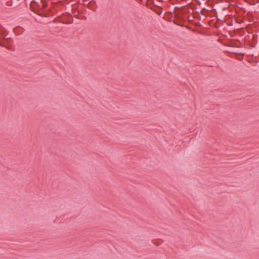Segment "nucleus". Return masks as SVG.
<instances>
[{
    "label": "nucleus",
    "instance_id": "f257e3e1",
    "mask_svg": "<svg viewBox=\"0 0 259 259\" xmlns=\"http://www.w3.org/2000/svg\"><path fill=\"white\" fill-rule=\"evenodd\" d=\"M4 32V30L3 28H0V34L3 35Z\"/></svg>",
    "mask_w": 259,
    "mask_h": 259
}]
</instances>
